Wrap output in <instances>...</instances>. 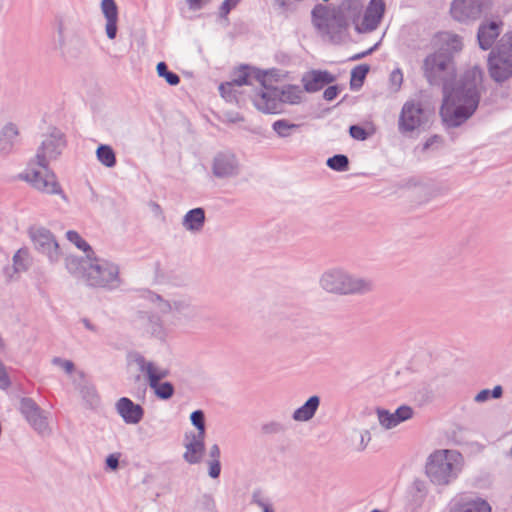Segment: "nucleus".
I'll return each instance as SVG.
<instances>
[{
    "label": "nucleus",
    "instance_id": "nucleus-37",
    "mask_svg": "<svg viewBox=\"0 0 512 512\" xmlns=\"http://www.w3.org/2000/svg\"><path fill=\"white\" fill-rule=\"evenodd\" d=\"M273 130L277 133V135L281 138H287L292 134L293 130H296L300 127L299 124L290 123L285 119L277 120L272 125Z\"/></svg>",
    "mask_w": 512,
    "mask_h": 512
},
{
    "label": "nucleus",
    "instance_id": "nucleus-25",
    "mask_svg": "<svg viewBox=\"0 0 512 512\" xmlns=\"http://www.w3.org/2000/svg\"><path fill=\"white\" fill-rule=\"evenodd\" d=\"M335 77L327 71L313 70L306 73L302 78L304 89L309 92H317L324 85L334 82Z\"/></svg>",
    "mask_w": 512,
    "mask_h": 512
},
{
    "label": "nucleus",
    "instance_id": "nucleus-56",
    "mask_svg": "<svg viewBox=\"0 0 512 512\" xmlns=\"http://www.w3.org/2000/svg\"><path fill=\"white\" fill-rule=\"evenodd\" d=\"M274 4L281 10L286 11L289 7V0H274Z\"/></svg>",
    "mask_w": 512,
    "mask_h": 512
},
{
    "label": "nucleus",
    "instance_id": "nucleus-5",
    "mask_svg": "<svg viewBox=\"0 0 512 512\" xmlns=\"http://www.w3.org/2000/svg\"><path fill=\"white\" fill-rule=\"evenodd\" d=\"M423 75L431 85H445L452 88L449 81L455 76V67L450 53L443 49L427 55L422 64Z\"/></svg>",
    "mask_w": 512,
    "mask_h": 512
},
{
    "label": "nucleus",
    "instance_id": "nucleus-50",
    "mask_svg": "<svg viewBox=\"0 0 512 512\" xmlns=\"http://www.w3.org/2000/svg\"><path fill=\"white\" fill-rule=\"evenodd\" d=\"M121 454L120 453H112L107 456L105 463L108 469L115 471L119 467V458Z\"/></svg>",
    "mask_w": 512,
    "mask_h": 512
},
{
    "label": "nucleus",
    "instance_id": "nucleus-29",
    "mask_svg": "<svg viewBox=\"0 0 512 512\" xmlns=\"http://www.w3.org/2000/svg\"><path fill=\"white\" fill-rule=\"evenodd\" d=\"M448 512H491L489 503L481 498L455 503Z\"/></svg>",
    "mask_w": 512,
    "mask_h": 512
},
{
    "label": "nucleus",
    "instance_id": "nucleus-2",
    "mask_svg": "<svg viewBox=\"0 0 512 512\" xmlns=\"http://www.w3.org/2000/svg\"><path fill=\"white\" fill-rule=\"evenodd\" d=\"M66 267L73 274L82 275L88 285L115 289L121 285L119 266L107 259L91 256L87 259L69 256Z\"/></svg>",
    "mask_w": 512,
    "mask_h": 512
},
{
    "label": "nucleus",
    "instance_id": "nucleus-58",
    "mask_svg": "<svg viewBox=\"0 0 512 512\" xmlns=\"http://www.w3.org/2000/svg\"><path fill=\"white\" fill-rule=\"evenodd\" d=\"M376 47H377V44L375 46L371 47L370 49H368L367 51L357 54L356 56L353 57V59H360V58L372 53Z\"/></svg>",
    "mask_w": 512,
    "mask_h": 512
},
{
    "label": "nucleus",
    "instance_id": "nucleus-16",
    "mask_svg": "<svg viewBox=\"0 0 512 512\" xmlns=\"http://www.w3.org/2000/svg\"><path fill=\"white\" fill-rule=\"evenodd\" d=\"M19 410L38 434L44 436L51 433L45 411L42 410L32 398H22L20 400Z\"/></svg>",
    "mask_w": 512,
    "mask_h": 512
},
{
    "label": "nucleus",
    "instance_id": "nucleus-4",
    "mask_svg": "<svg viewBox=\"0 0 512 512\" xmlns=\"http://www.w3.org/2000/svg\"><path fill=\"white\" fill-rule=\"evenodd\" d=\"M320 287L334 295L364 294L372 290L373 282L365 277L354 275L342 268L326 270L319 279Z\"/></svg>",
    "mask_w": 512,
    "mask_h": 512
},
{
    "label": "nucleus",
    "instance_id": "nucleus-45",
    "mask_svg": "<svg viewBox=\"0 0 512 512\" xmlns=\"http://www.w3.org/2000/svg\"><path fill=\"white\" fill-rule=\"evenodd\" d=\"M390 84L394 91H398L403 83V73L401 69H394L389 77Z\"/></svg>",
    "mask_w": 512,
    "mask_h": 512
},
{
    "label": "nucleus",
    "instance_id": "nucleus-43",
    "mask_svg": "<svg viewBox=\"0 0 512 512\" xmlns=\"http://www.w3.org/2000/svg\"><path fill=\"white\" fill-rule=\"evenodd\" d=\"M191 423L197 428V435L205 436V416L202 410H196L190 415Z\"/></svg>",
    "mask_w": 512,
    "mask_h": 512
},
{
    "label": "nucleus",
    "instance_id": "nucleus-12",
    "mask_svg": "<svg viewBox=\"0 0 512 512\" xmlns=\"http://www.w3.org/2000/svg\"><path fill=\"white\" fill-rule=\"evenodd\" d=\"M492 0H453L450 13L454 20L461 23H472L488 13Z\"/></svg>",
    "mask_w": 512,
    "mask_h": 512
},
{
    "label": "nucleus",
    "instance_id": "nucleus-49",
    "mask_svg": "<svg viewBox=\"0 0 512 512\" xmlns=\"http://www.w3.org/2000/svg\"><path fill=\"white\" fill-rule=\"evenodd\" d=\"M52 363L64 369V371L68 374L74 371V364L70 360H63L61 358L55 357L53 358Z\"/></svg>",
    "mask_w": 512,
    "mask_h": 512
},
{
    "label": "nucleus",
    "instance_id": "nucleus-48",
    "mask_svg": "<svg viewBox=\"0 0 512 512\" xmlns=\"http://www.w3.org/2000/svg\"><path fill=\"white\" fill-rule=\"evenodd\" d=\"M207 463L209 466V470H208L209 476L213 479L218 478L220 475V472H221L220 460L210 459Z\"/></svg>",
    "mask_w": 512,
    "mask_h": 512
},
{
    "label": "nucleus",
    "instance_id": "nucleus-57",
    "mask_svg": "<svg viewBox=\"0 0 512 512\" xmlns=\"http://www.w3.org/2000/svg\"><path fill=\"white\" fill-rule=\"evenodd\" d=\"M264 429L267 431V432H278L280 430H282V427L280 424L278 423H271L270 425H266L264 427Z\"/></svg>",
    "mask_w": 512,
    "mask_h": 512
},
{
    "label": "nucleus",
    "instance_id": "nucleus-61",
    "mask_svg": "<svg viewBox=\"0 0 512 512\" xmlns=\"http://www.w3.org/2000/svg\"><path fill=\"white\" fill-rule=\"evenodd\" d=\"M153 206H154V210H157V209H159V208H160V207H159V205H158V204H156V203H154V204H153Z\"/></svg>",
    "mask_w": 512,
    "mask_h": 512
},
{
    "label": "nucleus",
    "instance_id": "nucleus-35",
    "mask_svg": "<svg viewBox=\"0 0 512 512\" xmlns=\"http://www.w3.org/2000/svg\"><path fill=\"white\" fill-rule=\"evenodd\" d=\"M370 441L371 434L368 430L354 431L350 436V444L357 452L364 451Z\"/></svg>",
    "mask_w": 512,
    "mask_h": 512
},
{
    "label": "nucleus",
    "instance_id": "nucleus-62",
    "mask_svg": "<svg viewBox=\"0 0 512 512\" xmlns=\"http://www.w3.org/2000/svg\"><path fill=\"white\" fill-rule=\"evenodd\" d=\"M371 512H382V511H380V510H378V509H374V510H372Z\"/></svg>",
    "mask_w": 512,
    "mask_h": 512
},
{
    "label": "nucleus",
    "instance_id": "nucleus-41",
    "mask_svg": "<svg viewBox=\"0 0 512 512\" xmlns=\"http://www.w3.org/2000/svg\"><path fill=\"white\" fill-rule=\"evenodd\" d=\"M327 165L335 171H346L349 166V160L346 155L337 154L327 160Z\"/></svg>",
    "mask_w": 512,
    "mask_h": 512
},
{
    "label": "nucleus",
    "instance_id": "nucleus-31",
    "mask_svg": "<svg viewBox=\"0 0 512 512\" xmlns=\"http://www.w3.org/2000/svg\"><path fill=\"white\" fill-rule=\"evenodd\" d=\"M205 223V212L203 208H194L188 211L182 220V226L191 232H199Z\"/></svg>",
    "mask_w": 512,
    "mask_h": 512
},
{
    "label": "nucleus",
    "instance_id": "nucleus-10",
    "mask_svg": "<svg viewBox=\"0 0 512 512\" xmlns=\"http://www.w3.org/2000/svg\"><path fill=\"white\" fill-rule=\"evenodd\" d=\"M431 115L432 111L424 108L420 101H407L399 116V131L409 133L420 129L429 122Z\"/></svg>",
    "mask_w": 512,
    "mask_h": 512
},
{
    "label": "nucleus",
    "instance_id": "nucleus-20",
    "mask_svg": "<svg viewBox=\"0 0 512 512\" xmlns=\"http://www.w3.org/2000/svg\"><path fill=\"white\" fill-rule=\"evenodd\" d=\"M377 418L380 425L385 429H392L400 423L407 421L413 417L414 411L410 406L403 405L397 408L394 412L389 410L377 408Z\"/></svg>",
    "mask_w": 512,
    "mask_h": 512
},
{
    "label": "nucleus",
    "instance_id": "nucleus-23",
    "mask_svg": "<svg viewBox=\"0 0 512 512\" xmlns=\"http://www.w3.org/2000/svg\"><path fill=\"white\" fill-rule=\"evenodd\" d=\"M115 409L126 424H138L144 416L141 405L135 404L127 397H121L115 404Z\"/></svg>",
    "mask_w": 512,
    "mask_h": 512
},
{
    "label": "nucleus",
    "instance_id": "nucleus-32",
    "mask_svg": "<svg viewBox=\"0 0 512 512\" xmlns=\"http://www.w3.org/2000/svg\"><path fill=\"white\" fill-rule=\"evenodd\" d=\"M438 40L441 43V47L439 49H443L445 52L450 53L452 57L454 53L461 51L463 48L462 38L451 32L440 33Z\"/></svg>",
    "mask_w": 512,
    "mask_h": 512
},
{
    "label": "nucleus",
    "instance_id": "nucleus-27",
    "mask_svg": "<svg viewBox=\"0 0 512 512\" xmlns=\"http://www.w3.org/2000/svg\"><path fill=\"white\" fill-rule=\"evenodd\" d=\"M385 11V2L383 0H371L362 22L364 30L372 31L379 25Z\"/></svg>",
    "mask_w": 512,
    "mask_h": 512
},
{
    "label": "nucleus",
    "instance_id": "nucleus-63",
    "mask_svg": "<svg viewBox=\"0 0 512 512\" xmlns=\"http://www.w3.org/2000/svg\"><path fill=\"white\" fill-rule=\"evenodd\" d=\"M324 2H327L328 0H323Z\"/></svg>",
    "mask_w": 512,
    "mask_h": 512
},
{
    "label": "nucleus",
    "instance_id": "nucleus-13",
    "mask_svg": "<svg viewBox=\"0 0 512 512\" xmlns=\"http://www.w3.org/2000/svg\"><path fill=\"white\" fill-rule=\"evenodd\" d=\"M150 299L163 314H171L174 317L186 319H191L197 314L192 299L187 295H178L170 300H164L160 295L153 294Z\"/></svg>",
    "mask_w": 512,
    "mask_h": 512
},
{
    "label": "nucleus",
    "instance_id": "nucleus-51",
    "mask_svg": "<svg viewBox=\"0 0 512 512\" xmlns=\"http://www.w3.org/2000/svg\"><path fill=\"white\" fill-rule=\"evenodd\" d=\"M11 385L5 366L0 361V389H7Z\"/></svg>",
    "mask_w": 512,
    "mask_h": 512
},
{
    "label": "nucleus",
    "instance_id": "nucleus-38",
    "mask_svg": "<svg viewBox=\"0 0 512 512\" xmlns=\"http://www.w3.org/2000/svg\"><path fill=\"white\" fill-rule=\"evenodd\" d=\"M66 236L71 243L75 244L77 248L86 253V257L84 259L88 258V254L91 256L94 255L90 245L76 231L70 230L66 233Z\"/></svg>",
    "mask_w": 512,
    "mask_h": 512
},
{
    "label": "nucleus",
    "instance_id": "nucleus-36",
    "mask_svg": "<svg viewBox=\"0 0 512 512\" xmlns=\"http://www.w3.org/2000/svg\"><path fill=\"white\" fill-rule=\"evenodd\" d=\"M80 394L88 407L95 408L99 405L100 399L94 386L84 384L80 387Z\"/></svg>",
    "mask_w": 512,
    "mask_h": 512
},
{
    "label": "nucleus",
    "instance_id": "nucleus-8",
    "mask_svg": "<svg viewBox=\"0 0 512 512\" xmlns=\"http://www.w3.org/2000/svg\"><path fill=\"white\" fill-rule=\"evenodd\" d=\"M66 147L64 133L58 128H50L43 135L41 144L36 150L34 157L29 161L31 165H37L42 169H47L50 162L58 159Z\"/></svg>",
    "mask_w": 512,
    "mask_h": 512
},
{
    "label": "nucleus",
    "instance_id": "nucleus-39",
    "mask_svg": "<svg viewBox=\"0 0 512 512\" xmlns=\"http://www.w3.org/2000/svg\"><path fill=\"white\" fill-rule=\"evenodd\" d=\"M156 70L158 76L164 78L169 85L176 86L179 84L180 77L176 73L168 71L165 62H159L157 64Z\"/></svg>",
    "mask_w": 512,
    "mask_h": 512
},
{
    "label": "nucleus",
    "instance_id": "nucleus-34",
    "mask_svg": "<svg viewBox=\"0 0 512 512\" xmlns=\"http://www.w3.org/2000/svg\"><path fill=\"white\" fill-rule=\"evenodd\" d=\"M98 161L105 167L112 168L116 164V155L112 147L109 145L101 144L96 150Z\"/></svg>",
    "mask_w": 512,
    "mask_h": 512
},
{
    "label": "nucleus",
    "instance_id": "nucleus-24",
    "mask_svg": "<svg viewBox=\"0 0 512 512\" xmlns=\"http://www.w3.org/2000/svg\"><path fill=\"white\" fill-rule=\"evenodd\" d=\"M501 22L489 21L480 24L477 32V39L482 50L490 49L496 38L500 35Z\"/></svg>",
    "mask_w": 512,
    "mask_h": 512
},
{
    "label": "nucleus",
    "instance_id": "nucleus-6",
    "mask_svg": "<svg viewBox=\"0 0 512 512\" xmlns=\"http://www.w3.org/2000/svg\"><path fill=\"white\" fill-rule=\"evenodd\" d=\"M491 78L502 83L512 76V32L505 33L488 58Z\"/></svg>",
    "mask_w": 512,
    "mask_h": 512
},
{
    "label": "nucleus",
    "instance_id": "nucleus-11",
    "mask_svg": "<svg viewBox=\"0 0 512 512\" xmlns=\"http://www.w3.org/2000/svg\"><path fill=\"white\" fill-rule=\"evenodd\" d=\"M37 165L28 163L26 171L21 174V178L28 182L37 191L48 195H60L64 200L66 196L58 183L56 176L48 168L41 172L36 169Z\"/></svg>",
    "mask_w": 512,
    "mask_h": 512
},
{
    "label": "nucleus",
    "instance_id": "nucleus-14",
    "mask_svg": "<svg viewBox=\"0 0 512 512\" xmlns=\"http://www.w3.org/2000/svg\"><path fill=\"white\" fill-rule=\"evenodd\" d=\"M27 233L37 252L45 255L52 263L59 261V244L50 230L42 226H31Z\"/></svg>",
    "mask_w": 512,
    "mask_h": 512
},
{
    "label": "nucleus",
    "instance_id": "nucleus-47",
    "mask_svg": "<svg viewBox=\"0 0 512 512\" xmlns=\"http://www.w3.org/2000/svg\"><path fill=\"white\" fill-rule=\"evenodd\" d=\"M199 503L204 510L208 512H216V504L211 495H203Z\"/></svg>",
    "mask_w": 512,
    "mask_h": 512
},
{
    "label": "nucleus",
    "instance_id": "nucleus-22",
    "mask_svg": "<svg viewBox=\"0 0 512 512\" xmlns=\"http://www.w3.org/2000/svg\"><path fill=\"white\" fill-rule=\"evenodd\" d=\"M205 436L195 433H187L185 435L183 459L189 464H197L201 462L205 452Z\"/></svg>",
    "mask_w": 512,
    "mask_h": 512
},
{
    "label": "nucleus",
    "instance_id": "nucleus-15",
    "mask_svg": "<svg viewBox=\"0 0 512 512\" xmlns=\"http://www.w3.org/2000/svg\"><path fill=\"white\" fill-rule=\"evenodd\" d=\"M251 98L254 106L261 112L268 114L281 112L279 89L266 85L265 79L254 89Z\"/></svg>",
    "mask_w": 512,
    "mask_h": 512
},
{
    "label": "nucleus",
    "instance_id": "nucleus-17",
    "mask_svg": "<svg viewBox=\"0 0 512 512\" xmlns=\"http://www.w3.org/2000/svg\"><path fill=\"white\" fill-rule=\"evenodd\" d=\"M266 78V73L250 68L248 66H242L238 70H236L232 76L230 82L225 84H221L219 86V90L223 97H227L226 94L230 93L235 86H255L263 81Z\"/></svg>",
    "mask_w": 512,
    "mask_h": 512
},
{
    "label": "nucleus",
    "instance_id": "nucleus-33",
    "mask_svg": "<svg viewBox=\"0 0 512 512\" xmlns=\"http://www.w3.org/2000/svg\"><path fill=\"white\" fill-rule=\"evenodd\" d=\"M280 98V109L282 110V104H298L302 99V91L298 86H287L283 89H279Z\"/></svg>",
    "mask_w": 512,
    "mask_h": 512
},
{
    "label": "nucleus",
    "instance_id": "nucleus-18",
    "mask_svg": "<svg viewBox=\"0 0 512 512\" xmlns=\"http://www.w3.org/2000/svg\"><path fill=\"white\" fill-rule=\"evenodd\" d=\"M53 48L58 51L65 59L77 58L85 49L84 41L79 37H72L68 41L65 39L64 25L59 22L57 28V39L54 40Z\"/></svg>",
    "mask_w": 512,
    "mask_h": 512
},
{
    "label": "nucleus",
    "instance_id": "nucleus-59",
    "mask_svg": "<svg viewBox=\"0 0 512 512\" xmlns=\"http://www.w3.org/2000/svg\"><path fill=\"white\" fill-rule=\"evenodd\" d=\"M83 323H84L85 327L88 328L89 330H92V331L95 330L94 326L87 319H84Z\"/></svg>",
    "mask_w": 512,
    "mask_h": 512
},
{
    "label": "nucleus",
    "instance_id": "nucleus-19",
    "mask_svg": "<svg viewBox=\"0 0 512 512\" xmlns=\"http://www.w3.org/2000/svg\"><path fill=\"white\" fill-rule=\"evenodd\" d=\"M240 172L239 162L231 152H219L212 162V173L216 178L227 179L238 176Z\"/></svg>",
    "mask_w": 512,
    "mask_h": 512
},
{
    "label": "nucleus",
    "instance_id": "nucleus-3",
    "mask_svg": "<svg viewBox=\"0 0 512 512\" xmlns=\"http://www.w3.org/2000/svg\"><path fill=\"white\" fill-rule=\"evenodd\" d=\"M463 457L456 450H437L426 461L425 474L437 487H446L454 482L463 468Z\"/></svg>",
    "mask_w": 512,
    "mask_h": 512
},
{
    "label": "nucleus",
    "instance_id": "nucleus-42",
    "mask_svg": "<svg viewBox=\"0 0 512 512\" xmlns=\"http://www.w3.org/2000/svg\"><path fill=\"white\" fill-rule=\"evenodd\" d=\"M251 503L257 505L263 512H274L271 503L261 490L253 492Z\"/></svg>",
    "mask_w": 512,
    "mask_h": 512
},
{
    "label": "nucleus",
    "instance_id": "nucleus-1",
    "mask_svg": "<svg viewBox=\"0 0 512 512\" xmlns=\"http://www.w3.org/2000/svg\"><path fill=\"white\" fill-rule=\"evenodd\" d=\"M480 81V71H471L452 88L445 85L440 115L447 128L459 127L474 114L480 101Z\"/></svg>",
    "mask_w": 512,
    "mask_h": 512
},
{
    "label": "nucleus",
    "instance_id": "nucleus-7",
    "mask_svg": "<svg viewBox=\"0 0 512 512\" xmlns=\"http://www.w3.org/2000/svg\"><path fill=\"white\" fill-rule=\"evenodd\" d=\"M349 3L343 2L338 7L329 8L317 4L312 10L314 26L326 33L338 32L348 26Z\"/></svg>",
    "mask_w": 512,
    "mask_h": 512
},
{
    "label": "nucleus",
    "instance_id": "nucleus-26",
    "mask_svg": "<svg viewBox=\"0 0 512 512\" xmlns=\"http://www.w3.org/2000/svg\"><path fill=\"white\" fill-rule=\"evenodd\" d=\"M19 128L16 124L6 123L0 130V154L3 156L10 155L14 151V147L18 141Z\"/></svg>",
    "mask_w": 512,
    "mask_h": 512
},
{
    "label": "nucleus",
    "instance_id": "nucleus-55",
    "mask_svg": "<svg viewBox=\"0 0 512 512\" xmlns=\"http://www.w3.org/2000/svg\"><path fill=\"white\" fill-rule=\"evenodd\" d=\"M209 457L210 459L220 460V448L217 444H213L209 449Z\"/></svg>",
    "mask_w": 512,
    "mask_h": 512
},
{
    "label": "nucleus",
    "instance_id": "nucleus-28",
    "mask_svg": "<svg viewBox=\"0 0 512 512\" xmlns=\"http://www.w3.org/2000/svg\"><path fill=\"white\" fill-rule=\"evenodd\" d=\"M101 11L106 19L105 31L110 40L116 38L118 8L114 0H102Z\"/></svg>",
    "mask_w": 512,
    "mask_h": 512
},
{
    "label": "nucleus",
    "instance_id": "nucleus-44",
    "mask_svg": "<svg viewBox=\"0 0 512 512\" xmlns=\"http://www.w3.org/2000/svg\"><path fill=\"white\" fill-rule=\"evenodd\" d=\"M368 71L369 66L364 64L353 68L351 71V86H354L356 81H358L359 85H361Z\"/></svg>",
    "mask_w": 512,
    "mask_h": 512
},
{
    "label": "nucleus",
    "instance_id": "nucleus-54",
    "mask_svg": "<svg viewBox=\"0 0 512 512\" xmlns=\"http://www.w3.org/2000/svg\"><path fill=\"white\" fill-rule=\"evenodd\" d=\"M338 91L339 89L337 86H329L328 88L325 89L323 97L327 101H332L338 95Z\"/></svg>",
    "mask_w": 512,
    "mask_h": 512
},
{
    "label": "nucleus",
    "instance_id": "nucleus-21",
    "mask_svg": "<svg viewBox=\"0 0 512 512\" xmlns=\"http://www.w3.org/2000/svg\"><path fill=\"white\" fill-rule=\"evenodd\" d=\"M32 265V256L28 248L18 249L12 257V266L6 267L3 271L8 281H15L19 274L28 271Z\"/></svg>",
    "mask_w": 512,
    "mask_h": 512
},
{
    "label": "nucleus",
    "instance_id": "nucleus-40",
    "mask_svg": "<svg viewBox=\"0 0 512 512\" xmlns=\"http://www.w3.org/2000/svg\"><path fill=\"white\" fill-rule=\"evenodd\" d=\"M502 394V387L500 385H497L493 388V390L483 389L480 392H478L474 397V401L477 403H483L487 401L489 398L498 399L502 396Z\"/></svg>",
    "mask_w": 512,
    "mask_h": 512
},
{
    "label": "nucleus",
    "instance_id": "nucleus-46",
    "mask_svg": "<svg viewBox=\"0 0 512 512\" xmlns=\"http://www.w3.org/2000/svg\"><path fill=\"white\" fill-rule=\"evenodd\" d=\"M349 134L353 139L359 140V141H364L368 137V133L366 132V130L358 125L350 126Z\"/></svg>",
    "mask_w": 512,
    "mask_h": 512
},
{
    "label": "nucleus",
    "instance_id": "nucleus-52",
    "mask_svg": "<svg viewBox=\"0 0 512 512\" xmlns=\"http://www.w3.org/2000/svg\"><path fill=\"white\" fill-rule=\"evenodd\" d=\"M240 0H225L221 7H220V13L222 15H226L230 12L232 8H234Z\"/></svg>",
    "mask_w": 512,
    "mask_h": 512
},
{
    "label": "nucleus",
    "instance_id": "nucleus-60",
    "mask_svg": "<svg viewBox=\"0 0 512 512\" xmlns=\"http://www.w3.org/2000/svg\"><path fill=\"white\" fill-rule=\"evenodd\" d=\"M153 206H154V210H157V209H159V208H160V207H159V205H158V204H156V203H154V204H153Z\"/></svg>",
    "mask_w": 512,
    "mask_h": 512
},
{
    "label": "nucleus",
    "instance_id": "nucleus-53",
    "mask_svg": "<svg viewBox=\"0 0 512 512\" xmlns=\"http://www.w3.org/2000/svg\"><path fill=\"white\" fill-rule=\"evenodd\" d=\"M210 0H186L189 9L197 11L202 9Z\"/></svg>",
    "mask_w": 512,
    "mask_h": 512
},
{
    "label": "nucleus",
    "instance_id": "nucleus-30",
    "mask_svg": "<svg viewBox=\"0 0 512 512\" xmlns=\"http://www.w3.org/2000/svg\"><path fill=\"white\" fill-rule=\"evenodd\" d=\"M320 405V398L311 396L301 407L293 412L292 418L298 422H306L312 419Z\"/></svg>",
    "mask_w": 512,
    "mask_h": 512
},
{
    "label": "nucleus",
    "instance_id": "nucleus-9",
    "mask_svg": "<svg viewBox=\"0 0 512 512\" xmlns=\"http://www.w3.org/2000/svg\"><path fill=\"white\" fill-rule=\"evenodd\" d=\"M135 361L139 370L147 377L149 387L155 395L162 400L170 399L175 391L174 386L170 382L160 383L168 376L169 371L157 366L154 362L147 361L143 356H138Z\"/></svg>",
    "mask_w": 512,
    "mask_h": 512
}]
</instances>
